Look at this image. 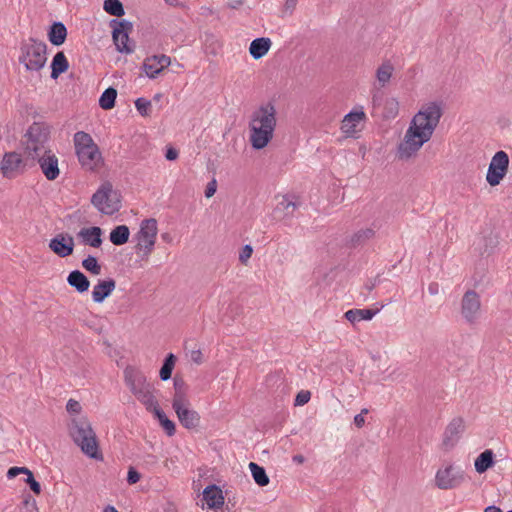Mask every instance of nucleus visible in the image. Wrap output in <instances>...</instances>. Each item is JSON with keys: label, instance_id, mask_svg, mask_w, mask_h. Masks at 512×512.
Instances as JSON below:
<instances>
[{"label": "nucleus", "instance_id": "obj_1", "mask_svg": "<svg viewBox=\"0 0 512 512\" xmlns=\"http://www.w3.org/2000/svg\"><path fill=\"white\" fill-rule=\"evenodd\" d=\"M441 105L437 102H429L424 105L412 118L406 130L403 141L397 149L400 160H408L428 142L442 117Z\"/></svg>", "mask_w": 512, "mask_h": 512}, {"label": "nucleus", "instance_id": "obj_2", "mask_svg": "<svg viewBox=\"0 0 512 512\" xmlns=\"http://www.w3.org/2000/svg\"><path fill=\"white\" fill-rule=\"evenodd\" d=\"M276 109L268 102L261 105L251 115L249 122L250 142L254 149L260 150L268 145L276 127Z\"/></svg>", "mask_w": 512, "mask_h": 512}, {"label": "nucleus", "instance_id": "obj_3", "mask_svg": "<svg viewBox=\"0 0 512 512\" xmlns=\"http://www.w3.org/2000/svg\"><path fill=\"white\" fill-rule=\"evenodd\" d=\"M70 435L81 451L92 459H102L96 433L86 418L74 419L70 426Z\"/></svg>", "mask_w": 512, "mask_h": 512}, {"label": "nucleus", "instance_id": "obj_4", "mask_svg": "<svg viewBox=\"0 0 512 512\" xmlns=\"http://www.w3.org/2000/svg\"><path fill=\"white\" fill-rule=\"evenodd\" d=\"M73 141L81 166L88 171L97 170L103 159L99 147L91 135L84 131H78L74 134Z\"/></svg>", "mask_w": 512, "mask_h": 512}, {"label": "nucleus", "instance_id": "obj_5", "mask_svg": "<svg viewBox=\"0 0 512 512\" xmlns=\"http://www.w3.org/2000/svg\"><path fill=\"white\" fill-rule=\"evenodd\" d=\"M124 378L131 392L145 406L147 411L158 404L154 395V386L147 382L146 376L140 370L127 366L124 370Z\"/></svg>", "mask_w": 512, "mask_h": 512}, {"label": "nucleus", "instance_id": "obj_6", "mask_svg": "<svg viewBox=\"0 0 512 512\" xmlns=\"http://www.w3.org/2000/svg\"><path fill=\"white\" fill-rule=\"evenodd\" d=\"M19 62L28 71L41 70L47 61V45L45 42L30 37L21 43Z\"/></svg>", "mask_w": 512, "mask_h": 512}, {"label": "nucleus", "instance_id": "obj_7", "mask_svg": "<svg viewBox=\"0 0 512 512\" xmlns=\"http://www.w3.org/2000/svg\"><path fill=\"white\" fill-rule=\"evenodd\" d=\"M121 196L109 181L103 182L91 197L92 205L102 214L113 215L121 209Z\"/></svg>", "mask_w": 512, "mask_h": 512}, {"label": "nucleus", "instance_id": "obj_8", "mask_svg": "<svg viewBox=\"0 0 512 512\" xmlns=\"http://www.w3.org/2000/svg\"><path fill=\"white\" fill-rule=\"evenodd\" d=\"M157 232L158 226L155 218L142 220L140 229L135 235L137 241L135 245L136 252H142L143 257H148L154 250Z\"/></svg>", "mask_w": 512, "mask_h": 512}, {"label": "nucleus", "instance_id": "obj_9", "mask_svg": "<svg viewBox=\"0 0 512 512\" xmlns=\"http://www.w3.org/2000/svg\"><path fill=\"white\" fill-rule=\"evenodd\" d=\"M109 26L112 28V39L116 50L124 54L133 53L134 44L129 39V35L133 31L132 22L126 19H112Z\"/></svg>", "mask_w": 512, "mask_h": 512}, {"label": "nucleus", "instance_id": "obj_10", "mask_svg": "<svg viewBox=\"0 0 512 512\" xmlns=\"http://www.w3.org/2000/svg\"><path fill=\"white\" fill-rule=\"evenodd\" d=\"M509 156L505 151H498L494 154L488 167L486 181L490 186H497L508 172Z\"/></svg>", "mask_w": 512, "mask_h": 512}, {"label": "nucleus", "instance_id": "obj_11", "mask_svg": "<svg viewBox=\"0 0 512 512\" xmlns=\"http://www.w3.org/2000/svg\"><path fill=\"white\" fill-rule=\"evenodd\" d=\"M301 206V201L294 194L283 195L273 210V216L277 221L286 225L295 217V212Z\"/></svg>", "mask_w": 512, "mask_h": 512}, {"label": "nucleus", "instance_id": "obj_12", "mask_svg": "<svg viewBox=\"0 0 512 512\" xmlns=\"http://www.w3.org/2000/svg\"><path fill=\"white\" fill-rule=\"evenodd\" d=\"M26 150L31 158L39 155V152L46 150L45 143L48 139V133L39 123H33L27 130Z\"/></svg>", "mask_w": 512, "mask_h": 512}, {"label": "nucleus", "instance_id": "obj_13", "mask_svg": "<svg viewBox=\"0 0 512 512\" xmlns=\"http://www.w3.org/2000/svg\"><path fill=\"white\" fill-rule=\"evenodd\" d=\"M465 420L461 416L454 417L446 426L442 436V448L445 451L453 449L465 432Z\"/></svg>", "mask_w": 512, "mask_h": 512}, {"label": "nucleus", "instance_id": "obj_14", "mask_svg": "<svg viewBox=\"0 0 512 512\" xmlns=\"http://www.w3.org/2000/svg\"><path fill=\"white\" fill-rule=\"evenodd\" d=\"M464 473L453 465L439 469L435 475V485L442 490L454 489L464 481Z\"/></svg>", "mask_w": 512, "mask_h": 512}, {"label": "nucleus", "instance_id": "obj_15", "mask_svg": "<svg viewBox=\"0 0 512 512\" xmlns=\"http://www.w3.org/2000/svg\"><path fill=\"white\" fill-rule=\"evenodd\" d=\"M481 303L478 293L474 290H468L463 295L461 301V314L470 324L474 323L480 311Z\"/></svg>", "mask_w": 512, "mask_h": 512}, {"label": "nucleus", "instance_id": "obj_16", "mask_svg": "<svg viewBox=\"0 0 512 512\" xmlns=\"http://www.w3.org/2000/svg\"><path fill=\"white\" fill-rule=\"evenodd\" d=\"M189 406V400L172 403V407L182 426L186 429H193L199 425L200 415L195 410L190 409Z\"/></svg>", "mask_w": 512, "mask_h": 512}, {"label": "nucleus", "instance_id": "obj_17", "mask_svg": "<svg viewBox=\"0 0 512 512\" xmlns=\"http://www.w3.org/2000/svg\"><path fill=\"white\" fill-rule=\"evenodd\" d=\"M74 238L68 233H58L52 239H50L48 247L61 258L68 257L73 254L74 251Z\"/></svg>", "mask_w": 512, "mask_h": 512}, {"label": "nucleus", "instance_id": "obj_18", "mask_svg": "<svg viewBox=\"0 0 512 512\" xmlns=\"http://www.w3.org/2000/svg\"><path fill=\"white\" fill-rule=\"evenodd\" d=\"M34 159L38 161L42 173L48 180L53 181L59 176L58 158L50 150L39 152Z\"/></svg>", "mask_w": 512, "mask_h": 512}, {"label": "nucleus", "instance_id": "obj_19", "mask_svg": "<svg viewBox=\"0 0 512 512\" xmlns=\"http://www.w3.org/2000/svg\"><path fill=\"white\" fill-rule=\"evenodd\" d=\"M366 115L362 108L359 111H351L346 114L342 120L341 131L347 136L355 138L360 131L358 125L364 121Z\"/></svg>", "mask_w": 512, "mask_h": 512}, {"label": "nucleus", "instance_id": "obj_20", "mask_svg": "<svg viewBox=\"0 0 512 512\" xmlns=\"http://www.w3.org/2000/svg\"><path fill=\"white\" fill-rule=\"evenodd\" d=\"M21 163L22 159L18 153L11 152L5 154L0 165L3 176L7 178L16 177L21 171Z\"/></svg>", "mask_w": 512, "mask_h": 512}, {"label": "nucleus", "instance_id": "obj_21", "mask_svg": "<svg viewBox=\"0 0 512 512\" xmlns=\"http://www.w3.org/2000/svg\"><path fill=\"white\" fill-rule=\"evenodd\" d=\"M116 281L112 278L98 280L92 290V299L95 303H102L115 290Z\"/></svg>", "mask_w": 512, "mask_h": 512}, {"label": "nucleus", "instance_id": "obj_22", "mask_svg": "<svg viewBox=\"0 0 512 512\" xmlns=\"http://www.w3.org/2000/svg\"><path fill=\"white\" fill-rule=\"evenodd\" d=\"M102 230L98 226L89 228H82L78 233L77 237L84 245H89L94 248H99L102 244Z\"/></svg>", "mask_w": 512, "mask_h": 512}, {"label": "nucleus", "instance_id": "obj_23", "mask_svg": "<svg viewBox=\"0 0 512 512\" xmlns=\"http://www.w3.org/2000/svg\"><path fill=\"white\" fill-rule=\"evenodd\" d=\"M203 499L209 508H220L224 504L222 490L216 485H209L203 491Z\"/></svg>", "mask_w": 512, "mask_h": 512}, {"label": "nucleus", "instance_id": "obj_24", "mask_svg": "<svg viewBox=\"0 0 512 512\" xmlns=\"http://www.w3.org/2000/svg\"><path fill=\"white\" fill-rule=\"evenodd\" d=\"M67 283L80 294L87 292L90 287L89 279L80 270L71 271L67 276Z\"/></svg>", "mask_w": 512, "mask_h": 512}, {"label": "nucleus", "instance_id": "obj_25", "mask_svg": "<svg viewBox=\"0 0 512 512\" xmlns=\"http://www.w3.org/2000/svg\"><path fill=\"white\" fill-rule=\"evenodd\" d=\"M272 42L268 37H259L254 39L249 46V53L255 60L264 57L270 50Z\"/></svg>", "mask_w": 512, "mask_h": 512}, {"label": "nucleus", "instance_id": "obj_26", "mask_svg": "<svg viewBox=\"0 0 512 512\" xmlns=\"http://www.w3.org/2000/svg\"><path fill=\"white\" fill-rule=\"evenodd\" d=\"M67 37L66 26L59 21L53 22L48 30V39L54 46L62 45Z\"/></svg>", "mask_w": 512, "mask_h": 512}, {"label": "nucleus", "instance_id": "obj_27", "mask_svg": "<svg viewBox=\"0 0 512 512\" xmlns=\"http://www.w3.org/2000/svg\"><path fill=\"white\" fill-rule=\"evenodd\" d=\"M494 452L491 449H486L475 459L474 467L477 473H485L489 468L495 464Z\"/></svg>", "mask_w": 512, "mask_h": 512}, {"label": "nucleus", "instance_id": "obj_28", "mask_svg": "<svg viewBox=\"0 0 512 512\" xmlns=\"http://www.w3.org/2000/svg\"><path fill=\"white\" fill-rule=\"evenodd\" d=\"M69 68V62L64 52L59 51L55 54L51 62V75L52 79H57L61 74L65 73Z\"/></svg>", "mask_w": 512, "mask_h": 512}, {"label": "nucleus", "instance_id": "obj_29", "mask_svg": "<svg viewBox=\"0 0 512 512\" xmlns=\"http://www.w3.org/2000/svg\"><path fill=\"white\" fill-rule=\"evenodd\" d=\"M374 236L375 231L372 228L360 229L351 235L347 245L351 248H357L367 243Z\"/></svg>", "mask_w": 512, "mask_h": 512}, {"label": "nucleus", "instance_id": "obj_30", "mask_svg": "<svg viewBox=\"0 0 512 512\" xmlns=\"http://www.w3.org/2000/svg\"><path fill=\"white\" fill-rule=\"evenodd\" d=\"M148 411L154 414L168 436H173L175 434V423L166 416L164 411L159 407V404H156Z\"/></svg>", "mask_w": 512, "mask_h": 512}, {"label": "nucleus", "instance_id": "obj_31", "mask_svg": "<svg viewBox=\"0 0 512 512\" xmlns=\"http://www.w3.org/2000/svg\"><path fill=\"white\" fill-rule=\"evenodd\" d=\"M378 312L379 309H350L345 312L344 317L354 324L361 320H371Z\"/></svg>", "mask_w": 512, "mask_h": 512}, {"label": "nucleus", "instance_id": "obj_32", "mask_svg": "<svg viewBox=\"0 0 512 512\" xmlns=\"http://www.w3.org/2000/svg\"><path fill=\"white\" fill-rule=\"evenodd\" d=\"M129 236V228L126 225H119L112 229L109 235V239L112 244L121 246L128 242Z\"/></svg>", "mask_w": 512, "mask_h": 512}, {"label": "nucleus", "instance_id": "obj_33", "mask_svg": "<svg viewBox=\"0 0 512 512\" xmlns=\"http://www.w3.org/2000/svg\"><path fill=\"white\" fill-rule=\"evenodd\" d=\"M394 66L387 60L384 61L376 70V79L381 87H385L393 74Z\"/></svg>", "mask_w": 512, "mask_h": 512}, {"label": "nucleus", "instance_id": "obj_34", "mask_svg": "<svg viewBox=\"0 0 512 512\" xmlns=\"http://www.w3.org/2000/svg\"><path fill=\"white\" fill-rule=\"evenodd\" d=\"M249 469L251 471L252 477L255 483L261 487L267 486L269 484V477L265 471V469L258 465L255 462L249 463Z\"/></svg>", "mask_w": 512, "mask_h": 512}, {"label": "nucleus", "instance_id": "obj_35", "mask_svg": "<svg viewBox=\"0 0 512 512\" xmlns=\"http://www.w3.org/2000/svg\"><path fill=\"white\" fill-rule=\"evenodd\" d=\"M173 385H174V396L172 403H177L181 401H187V385L184 381V379L178 375H176L173 379Z\"/></svg>", "mask_w": 512, "mask_h": 512}, {"label": "nucleus", "instance_id": "obj_36", "mask_svg": "<svg viewBox=\"0 0 512 512\" xmlns=\"http://www.w3.org/2000/svg\"><path fill=\"white\" fill-rule=\"evenodd\" d=\"M116 97L117 90L113 87H108L99 98V106L104 110L112 109L115 106Z\"/></svg>", "mask_w": 512, "mask_h": 512}, {"label": "nucleus", "instance_id": "obj_37", "mask_svg": "<svg viewBox=\"0 0 512 512\" xmlns=\"http://www.w3.org/2000/svg\"><path fill=\"white\" fill-rule=\"evenodd\" d=\"M399 113V102L396 98H387L383 104L381 116L383 119H394Z\"/></svg>", "mask_w": 512, "mask_h": 512}, {"label": "nucleus", "instance_id": "obj_38", "mask_svg": "<svg viewBox=\"0 0 512 512\" xmlns=\"http://www.w3.org/2000/svg\"><path fill=\"white\" fill-rule=\"evenodd\" d=\"M175 362H176V357H175L174 354L169 353L165 357L163 365H162V367L160 369V372H159V376H160L161 380L166 381V380L171 378L172 371H173L174 366H175Z\"/></svg>", "mask_w": 512, "mask_h": 512}, {"label": "nucleus", "instance_id": "obj_39", "mask_svg": "<svg viewBox=\"0 0 512 512\" xmlns=\"http://www.w3.org/2000/svg\"><path fill=\"white\" fill-rule=\"evenodd\" d=\"M103 9L106 13L115 17H122L125 14L124 6L120 0H105Z\"/></svg>", "mask_w": 512, "mask_h": 512}, {"label": "nucleus", "instance_id": "obj_40", "mask_svg": "<svg viewBox=\"0 0 512 512\" xmlns=\"http://www.w3.org/2000/svg\"><path fill=\"white\" fill-rule=\"evenodd\" d=\"M82 267L90 272L92 275H99L101 273V265L95 256L88 255L82 260Z\"/></svg>", "mask_w": 512, "mask_h": 512}, {"label": "nucleus", "instance_id": "obj_41", "mask_svg": "<svg viewBox=\"0 0 512 512\" xmlns=\"http://www.w3.org/2000/svg\"><path fill=\"white\" fill-rule=\"evenodd\" d=\"M143 71L150 79H155L161 72V67L156 62L151 61V57H147L142 65Z\"/></svg>", "mask_w": 512, "mask_h": 512}, {"label": "nucleus", "instance_id": "obj_42", "mask_svg": "<svg viewBox=\"0 0 512 512\" xmlns=\"http://www.w3.org/2000/svg\"><path fill=\"white\" fill-rule=\"evenodd\" d=\"M151 106V101L144 97H139L135 101V107L141 116H148Z\"/></svg>", "mask_w": 512, "mask_h": 512}, {"label": "nucleus", "instance_id": "obj_43", "mask_svg": "<svg viewBox=\"0 0 512 512\" xmlns=\"http://www.w3.org/2000/svg\"><path fill=\"white\" fill-rule=\"evenodd\" d=\"M482 241L484 243V249L482 253L491 254L494 250V248L498 245V239L495 235H488L482 238Z\"/></svg>", "mask_w": 512, "mask_h": 512}, {"label": "nucleus", "instance_id": "obj_44", "mask_svg": "<svg viewBox=\"0 0 512 512\" xmlns=\"http://www.w3.org/2000/svg\"><path fill=\"white\" fill-rule=\"evenodd\" d=\"M151 61L156 62L162 71L171 64V58L165 54L153 55Z\"/></svg>", "mask_w": 512, "mask_h": 512}, {"label": "nucleus", "instance_id": "obj_45", "mask_svg": "<svg viewBox=\"0 0 512 512\" xmlns=\"http://www.w3.org/2000/svg\"><path fill=\"white\" fill-rule=\"evenodd\" d=\"M311 393L308 390H301L295 397L294 405L303 406L309 402Z\"/></svg>", "mask_w": 512, "mask_h": 512}, {"label": "nucleus", "instance_id": "obj_46", "mask_svg": "<svg viewBox=\"0 0 512 512\" xmlns=\"http://www.w3.org/2000/svg\"><path fill=\"white\" fill-rule=\"evenodd\" d=\"M25 483H27L30 489L37 495H39L42 491L41 485L38 481L35 480L33 473H29V475L25 478Z\"/></svg>", "mask_w": 512, "mask_h": 512}, {"label": "nucleus", "instance_id": "obj_47", "mask_svg": "<svg viewBox=\"0 0 512 512\" xmlns=\"http://www.w3.org/2000/svg\"><path fill=\"white\" fill-rule=\"evenodd\" d=\"M380 283V279H379V276L375 277L373 280H369L367 281L364 286H363V289L366 290V293L364 292H361V294L363 295V299L364 300H367L368 298V294Z\"/></svg>", "mask_w": 512, "mask_h": 512}, {"label": "nucleus", "instance_id": "obj_48", "mask_svg": "<svg viewBox=\"0 0 512 512\" xmlns=\"http://www.w3.org/2000/svg\"><path fill=\"white\" fill-rule=\"evenodd\" d=\"M253 248L251 245H245L239 253V261L245 264L248 259L252 256Z\"/></svg>", "mask_w": 512, "mask_h": 512}, {"label": "nucleus", "instance_id": "obj_49", "mask_svg": "<svg viewBox=\"0 0 512 512\" xmlns=\"http://www.w3.org/2000/svg\"><path fill=\"white\" fill-rule=\"evenodd\" d=\"M66 410L69 413H80L81 405L78 401H76L74 399H69L66 404Z\"/></svg>", "mask_w": 512, "mask_h": 512}, {"label": "nucleus", "instance_id": "obj_50", "mask_svg": "<svg viewBox=\"0 0 512 512\" xmlns=\"http://www.w3.org/2000/svg\"><path fill=\"white\" fill-rule=\"evenodd\" d=\"M140 480V474L134 468H130L127 474V482L129 484H135Z\"/></svg>", "mask_w": 512, "mask_h": 512}, {"label": "nucleus", "instance_id": "obj_51", "mask_svg": "<svg viewBox=\"0 0 512 512\" xmlns=\"http://www.w3.org/2000/svg\"><path fill=\"white\" fill-rule=\"evenodd\" d=\"M216 190H217V182L215 179H212L206 186V189H205V196L207 198H210L212 197L215 193H216Z\"/></svg>", "mask_w": 512, "mask_h": 512}, {"label": "nucleus", "instance_id": "obj_52", "mask_svg": "<svg viewBox=\"0 0 512 512\" xmlns=\"http://www.w3.org/2000/svg\"><path fill=\"white\" fill-rule=\"evenodd\" d=\"M297 2L298 0H286L283 8V13L291 15L296 8Z\"/></svg>", "mask_w": 512, "mask_h": 512}, {"label": "nucleus", "instance_id": "obj_53", "mask_svg": "<svg viewBox=\"0 0 512 512\" xmlns=\"http://www.w3.org/2000/svg\"><path fill=\"white\" fill-rule=\"evenodd\" d=\"M190 359L192 362L196 364H201L203 362V355L200 349L192 350L190 352Z\"/></svg>", "mask_w": 512, "mask_h": 512}, {"label": "nucleus", "instance_id": "obj_54", "mask_svg": "<svg viewBox=\"0 0 512 512\" xmlns=\"http://www.w3.org/2000/svg\"><path fill=\"white\" fill-rule=\"evenodd\" d=\"M368 413V410L367 409H363L361 411V413L357 414L355 417H354V423L355 425L358 427V428H361L364 423H365V418H364V414Z\"/></svg>", "mask_w": 512, "mask_h": 512}, {"label": "nucleus", "instance_id": "obj_55", "mask_svg": "<svg viewBox=\"0 0 512 512\" xmlns=\"http://www.w3.org/2000/svg\"><path fill=\"white\" fill-rule=\"evenodd\" d=\"M165 158L169 161H174L178 158V151L175 148H168L165 153Z\"/></svg>", "mask_w": 512, "mask_h": 512}, {"label": "nucleus", "instance_id": "obj_56", "mask_svg": "<svg viewBox=\"0 0 512 512\" xmlns=\"http://www.w3.org/2000/svg\"><path fill=\"white\" fill-rule=\"evenodd\" d=\"M439 291V285L438 283L436 282H432L429 284L428 286V292L431 294V295H436Z\"/></svg>", "mask_w": 512, "mask_h": 512}, {"label": "nucleus", "instance_id": "obj_57", "mask_svg": "<svg viewBox=\"0 0 512 512\" xmlns=\"http://www.w3.org/2000/svg\"><path fill=\"white\" fill-rule=\"evenodd\" d=\"M18 467H11L7 472V477L12 479L18 475Z\"/></svg>", "mask_w": 512, "mask_h": 512}, {"label": "nucleus", "instance_id": "obj_58", "mask_svg": "<svg viewBox=\"0 0 512 512\" xmlns=\"http://www.w3.org/2000/svg\"><path fill=\"white\" fill-rule=\"evenodd\" d=\"M293 462L297 463V464H302L304 463L305 461V458L303 455L301 454H297V455H294L293 458H292Z\"/></svg>", "mask_w": 512, "mask_h": 512}, {"label": "nucleus", "instance_id": "obj_59", "mask_svg": "<svg viewBox=\"0 0 512 512\" xmlns=\"http://www.w3.org/2000/svg\"><path fill=\"white\" fill-rule=\"evenodd\" d=\"M484 512H502V510L495 505H490L484 509Z\"/></svg>", "mask_w": 512, "mask_h": 512}, {"label": "nucleus", "instance_id": "obj_60", "mask_svg": "<svg viewBox=\"0 0 512 512\" xmlns=\"http://www.w3.org/2000/svg\"><path fill=\"white\" fill-rule=\"evenodd\" d=\"M244 1L243 0H233L232 3L229 4V6L232 8V9H237L238 7H240L241 5H243Z\"/></svg>", "mask_w": 512, "mask_h": 512}, {"label": "nucleus", "instance_id": "obj_61", "mask_svg": "<svg viewBox=\"0 0 512 512\" xmlns=\"http://www.w3.org/2000/svg\"><path fill=\"white\" fill-rule=\"evenodd\" d=\"M372 103L374 108L379 107L381 105V97L378 95H373Z\"/></svg>", "mask_w": 512, "mask_h": 512}, {"label": "nucleus", "instance_id": "obj_62", "mask_svg": "<svg viewBox=\"0 0 512 512\" xmlns=\"http://www.w3.org/2000/svg\"><path fill=\"white\" fill-rule=\"evenodd\" d=\"M161 238L167 243H170L172 241V237L169 233H163L161 235Z\"/></svg>", "mask_w": 512, "mask_h": 512}, {"label": "nucleus", "instance_id": "obj_63", "mask_svg": "<svg viewBox=\"0 0 512 512\" xmlns=\"http://www.w3.org/2000/svg\"><path fill=\"white\" fill-rule=\"evenodd\" d=\"M18 473L19 474L23 473L26 476H28L29 473H31V471L28 468H26V467H18Z\"/></svg>", "mask_w": 512, "mask_h": 512}, {"label": "nucleus", "instance_id": "obj_64", "mask_svg": "<svg viewBox=\"0 0 512 512\" xmlns=\"http://www.w3.org/2000/svg\"><path fill=\"white\" fill-rule=\"evenodd\" d=\"M103 512H119L114 506L112 505H107L104 509H103Z\"/></svg>", "mask_w": 512, "mask_h": 512}]
</instances>
